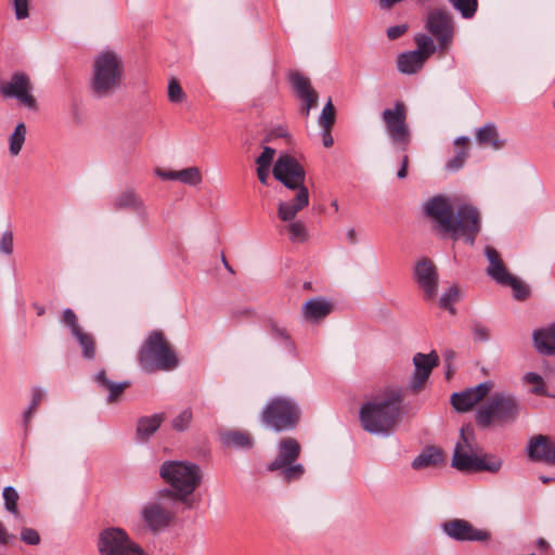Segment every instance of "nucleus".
Listing matches in <instances>:
<instances>
[{"instance_id": "79ce46f5", "label": "nucleus", "mask_w": 555, "mask_h": 555, "mask_svg": "<svg viewBox=\"0 0 555 555\" xmlns=\"http://www.w3.org/2000/svg\"><path fill=\"white\" fill-rule=\"evenodd\" d=\"M502 285L511 286L514 293V297L518 300L526 299L529 294L528 288L514 275H511L509 279H507L506 282H504Z\"/></svg>"}, {"instance_id": "e433bc0d", "label": "nucleus", "mask_w": 555, "mask_h": 555, "mask_svg": "<svg viewBox=\"0 0 555 555\" xmlns=\"http://www.w3.org/2000/svg\"><path fill=\"white\" fill-rule=\"evenodd\" d=\"M203 180L202 172L197 167H189L182 170H178V181L195 186Z\"/></svg>"}, {"instance_id": "680f3d73", "label": "nucleus", "mask_w": 555, "mask_h": 555, "mask_svg": "<svg viewBox=\"0 0 555 555\" xmlns=\"http://www.w3.org/2000/svg\"><path fill=\"white\" fill-rule=\"evenodd\" d=\"M402 1L403 0H378V4L382 10H389Z\"/></svg>"}, {"instance_id": "aec40b11", "label": "nucleus", "mask_w": 555, "mask_h": 555, "mask_svg": "<svg viewBox=\"0 0 555 555\" xmlns=\"http://www.w3.org/2000/svg\"><path fill=\"white\" fill-rule=\"evenodd\" d=\"M62 322L66 327H68L70 334L77 339L82 350V357L88 360L93 359L95 356L93 337L89 333L82 331L78 323L76 313L72 309L66 308L63 311Z\"/></svg>"}, {"instance_id": "69168bd1", "label": "nucleus", "mask_w": 555, "mask_h": 555, "mask_svg": "<svg viewBox=\"0 0 555 555\" xmlns=\"http://www.w3.org/2000/svg\"><path fill=\"white\" fill-rule=\"evenodd\" d=\"M453 372H454V369L452 367V363H446V375L448 378L451 377Z\"/></svg>"}, {"instance_id": "5fc2aeb1", "label": "nucleus", "mask_w": 555, "mask_h": 555, "mask_svg": "<svg viewBox=\"0 0 555 555\" xmlns=\"http://www.w3.org/2000/svg\"><path fill=\"white\" fill-rule=\"evenodd\" d=\"M406 30H408V26L404 24L391 26L387 29V37L390 40H395V39L401 37Z\"/></svg>"}, {"instance_id": "b1692460", "label": "nucleus", "mask_w": 555, "mask_h": 555, "mask_svg": "<svg viewBox=\"0 0 555 555\" xmlns=\"http://www.w3.org/2000/svg\"><path fill=\"white\" fill-rule=\"evenodd\" d=\"M94 382L100 389L108 392L106 401L109 404L117 402L122 392L131 385L129 380L120 383L111 380L104 370H101L94 375Z\"/></svg>"}, {"instance_id": "c03bdc74", "label": "nucleus", "mask_w": 555, "mask_h": 555, "mask_svg": "<svg viewBox=\"0 0 555 555\" xmlns=\"http://www.w3.org/2000/svg\"><path fill=\"white\" fill-rule=\"evenodd\" d=\"M524 380L527 384H531L533 387L531 391L535 395H544L545 393V387H544V380L541 375L534 372H529L524 376Z\"/></svg>"}, {"instance_id": "774afa93", "label": "nucleus", "mask_w": 555, "mask_h": 555, "mask_svg": "<svg viewBox=\"0 0 555 555\" xmlns=\"http://www.w3.org/2000/svg\"><path fill=\"white\" fill-rule=\"evenodd\" d=\"M35 308L37 310V314L38 315H42L44 313V311H46L44 307H42V306L35 305Z\"/></svg>"}, {"instance_id": "3c124183", "label": "nucleus", "mask_w": 555, "mask_h": 555, "mask_svg": "<svg viewBox=\"0 0 555 555\" xmlns=\"http://www.w3.org/2000/svg\"><path fill=\"white\" fill-rule=\"evenodd\" d=\"M275 155V150L270 146H264L262 153L257 157L256 163L262 167H270Z\"/></svg>"}, {"instance_id": "f03ea898", "label": "nucleus", "mask_w": 555, "mask_h": 555, "mask_svg": "<svg viewBox=\"0 0 555 555\" xmlns=\"http://www.w3.org/2000/svg\"><path fill=\"white\" fill-rule=\"evenodd\" d=\"M401 406V389H387L362 404L359 412L362 428L371 435L388 437L400 421Z\"/></svg>"}, {"instance_id": "cd10ccee", "label": "nucleus", "mask_w": 555, "mask_h": 555, "mask_svg": "<svg viewBox=\"0 0 555 555\" xmlns=\"http://www.w3.org/2000/svg\"><path fill=\"white\" fill-rule=\"evenodd\" d=\"M114 205L117 208H131L142 218H145L146 216L145 206L142 199L132 190H127L120 193L115 198Z\"/></svg>"}, {"instance_id": "39448f33", "label": "nucleus", "mask_w": 555, "mask_h": 555, "mask_svg": "<svg viewBox=\"0 0 555 555\" xmlns=\"http://www.w3.org/2000/svg\"><path fill=\"white\" fill-rule=\"evenodd\" d=\"M125 65L121 56L114 51H102L93 60L90 89L99 99L115 94L122 86Z\"/></svg>"}, {"instance_id": "4be33fe9", "label": "nucleus", "mask_w": 555, "mask_h": 555, "mask_svg": "<svg viewBox=\"0 0 555 555\" xmlns=\"http://www.w3.org/2000/svg\"><path fill=\"white\" fill-rule=\"evenodd\" d=\"M526 452L533 462L555 465V446L547 436L538 435L531 438L526 447Z\"/></svg>"}, {"instance_id": "a211bd4d", "label": "nucleus", "mask_w": 555, "mask_h": 555, "mask_svg": "<svg viewBox=\"0 0 555 555\" xmlns=\"http://www.w3.org/2000/svg\"><path fill=\"white\" fill-rule=\"evenodd\" d=\"M414 280L424 292L426 300H433L438 293V273L435 264L428 258H422L415 263Z\"/></svg>"}, {"instance_id": "6e6552de", "label": "nucleus", "mask_w": 555, "mask_h": 555, "mask_svg": "<svg viewBox=\"0 0 555 555\" xmlns=\"http://www.w3.org/2000/svg\"><path fill=\"white\" fill-rule=\"evenodd\" d=\"M139 361L146 372L171 371L179 364L177 354L158 331L152 332L144 341Z\"/></svg>"}, {"instance_id": "de8ad7c7", "label": "nucleus", "mask_w": 555, "mask_h": 555, "mask_svg": "<svg viewBox=\"0 0 555 555\" xmlns=\"http://www.w3.org/2000/svg\"><path fill=\"white\" fill-rule=\"evenodd\" d=\"M184 92L179 82L172 79L168 85V99L170 102L179 103L183 100Z\"/></svg>"}, {"instance_id": "0e129e2a", "label": "nucleus", "mask_w": 555, "mask_h": 555, "mask_svg": "<svg viewBox=\"0 0 555 555\" xmlns=\"http://www.w3.org/2000/svg\"><path fill=\"white\" fill-rule=\"evenodd\" d=\"M444 356H446V360H444L446 363H452V360L454 359L455 353L452 350H448V351H446Z\"/></svg>"}, {"instance_id": "7ed1b4c3", "label": "nucleus", "mask_w": 555, "mask_h": 555, "mask_svg": "<svg viewBox=\"0 0 555 555\" xmlns=\"http://www.w3.org/2000/svg\"><path fill=\"white\" fill-rule=\"evenodd\" d=\"M273 176L287 189L296 191L293 199L280 202L278 206V217L282 221L293 220L309 205V191L305 186L306 171L296 158L282 154L273 166Z\"/></svg>"}, {"instance_id": "473e14b6", "label": "nucleus", "mask_w": 555, "mask_h": 555, "mask_svg": "<svg viewBox=\"0 0 555 555\" xmlns=\"http://www.w3.org/2000/svg\"><path fill=\"white\" fill-rule=\"evenodd\" d=\"M269 332L272 338L281 343L287 350L291 352L295 350V344L291 339V335L284 326L271 321L269 323Z\"/></svg>"}, {"instance_id": "4468645a", "label": "nucleus", "mask_w": 555, "mask_h": 555, "mask_svg": "<svg viewBox=\"0 0 555 555\" xmlns=\"http://www.w3.org/2000/svg\"><path fill=\"white\" fill-rule=\"evenodd\" d=\"M417 49L403 52L398 56L397 65L403 74H414L420 70L425 61L435 52L436 48L430 36L420 34L415 37Z\"/></svg>"}, {"instance_id": "7c9ffc66", "label": "nucleus", "mask_w": 555, "mask_h": 555, "mask_svg": "<svg viewBox=\"0 0 555 555\" xmlns=\"http://www.w3.org/2000/svg\"><path fill=\"white\" fill-rule=\"evenodd\" d=\"M442 462V453L435 449L429 448L423 453L418 454L412 462L414 469H421L428 466H434Z\"/></svg>"}, {"instance_id": "09e8293b", "label": "nucleus", "mask_w": 555, "mask_h": 555, "mask_svg": "<svg viewBox=\"0 0 555 555\" xmlns=\"http://www.w3.org/2000/svg\"><path fill=\"white\" fill-rule=\"evenodd\" d=\"M21 540L28 545H38L40 543V535L38 531L33 528H23L21 531Z\"/></svg>"}, {"instance_id": "864d4df0", "label": "nucleus", "mask_w": 555, "mask_h": 555, "mask_svg": "<svg viewBox=\"0 0 555 555\" xmlns=\"http://www.w3.org/2000/svg\"><path fill=\"white\" fill-rule=\"evenodd\" d=\"M13 7L17 20L28 17V0H13Z\"/></svg>"}, {"instance_id": "37998d69", "label": "nucleus", "mask_w": 555, "mask_h": 555, "mask_svg": "<svg viewBox=\"0 0 555 555\" xmlns=\"http://www.w3.org/2000/svg\"><path fill=\"white\" fill-rule=\"evenodd\" d=\"M459 297V291L455 286L448 288L439 299V306L446 310H449L451 313L455 312L453 307V302Z\"/></svg>"}, {"instance_id": "e2e57ef3", "label": "nucleus", "mask_w": 555, "mask_h": 555, "mask_svg": "<svg viewBox=\"0 0 555 555\" xmlns=\"http://www.w3.org/2000/svg\"><path fill=\"white\" fill-rule=\"evenodd\" d=\"M346 238L348 241L349 244H357L358 243V237H357V232L353 228H350L347 230L346 232Z\"/></svg>"}, {"instance_id": "72a5a7b5", "label": "nucleus", "mask_w": 555, "mask_h": 555, "mask_svg": "<svg viewBox=\"0 0 555 555\" xmlns=\"http://www.w3.org/2000/svg\"><path fill=\"white\" fill-rule=\"evenodd\" d=\"M44 395H46V391L41 387H33L30 404L23 414V424L26 429L31 421V417H33L35 411L37 410V408L43 400Z\"/></svg>"}, {"instance_id": "a18cd8bd", "label": "nucleus", "mask_w": 555, "mask_h": 555, "mask_svg": "<svg viewBox=\"0 0 555 555\" xmlns=\"http://www.w3.org/2000/svg\"><path fill=\"white\" fill-rule=\"evenodd\" d=\"M470 330L475 341L486 343L490 339V330L479 321H473Z\"/></svg>"}, {"instance_id": "58836bf2", "label": "nucleus", "mask_w": 555, "mask_h": 555, "mask_svg": "<svg viewBox=\"0 0 555 555\" xmlns=\"http://www.w3.org/2000/svg\"><path fill=\"white\" fill-rule=\"evenodd\" d=\"M2 496L4 500L5 509L13 515H17L18 514L17 501H18L20 495H18L16 489L12 486L5 487L2 491Z\"/></svg>"}, {"instance_id": "c756f323", "label": "nucleus", "mask_w": 555, "mask_h": 555, "mask_svg": "<svg viewBox=\"0 0 555 555\" xmlns=\"http://www.w3.org/2000/svg\"><path fill=\"white\" fill-rule=\"evenodd\" d=\"M221 441L228 448L250 449L254 446L251 436L240 430H227L221 434Z\"/></svg>"}, {"instance_id": "4d7b16f0", "label": "nucleus", "mask_w": 555, "mask_h": 555, "mask_svg": "<svg viewBox=\"0 0 555 555\" xmlns=\"http://www.w3.org/2000/svg\"><path fill=\"white\" fill-rule=\"evenodd\" d=\"M13 539L14 535L9 533L4 526L0 522V544L8 545L13 541Z\"/></svg>"}, {"instance_id": "a878e982", "label": "nucleus", "mask_w": 555, "mask_h": 555, "mask_svg": "<svg viewBox=\"0 0 555 555\" xmlns=\"http://www.w3.org/2000/svg\"><path fill=\"white\" fill-rule=\"evenodd\" d=\"M537 350L546 356H555V323L545 328H540L532 334Z\"/></svg>"}, {"instance_id": "c9c22d12", "label": "nucleus", "mask_w": 555, "mask_h": 555, "mask_svg": "<svg viewBox=\"0 0 555 555\" xmlns=\"http://www.w3.org/2000/svg\"><path fill=\"white\" fill-rule=\"evenodd\" d=\"M289 80L292 87L294 88L299 98H302L306 94L315 91L314 89L311 88L309 79L301 75L300 73H292L289 76Z\"/></svg>"}, {"instance_id": "f257e3e1", "label": "nucleus", "mask_w": 555, "mask_h": 555, "mask_svg": "<svg viewBox=\"0 0 555 555\" xmlns=\"http://www.w3.org/2000/svg\"><path fill=\"white\" fill-rule=\"evenodd\" d=\"M424 215L436 223L437 230L453 241L474 245L481 230V214L472 204L454 207L451 199L442 194L427 199L423 205Z\"/></svg>"}, {"instance_id": "9b49d317", "label": "nucleus", "mask_w": 555, "mask_h": 555, "mask_svg": "<svg viewBox=\"0 0 555 555\" xmlns=\"http://www.w3.org/2000/svg\"><path fill=\"white\" fill-rule=\"evenodd\" d=\"M300 444L292 437L282 439L278 444V455L272 461L268 469L271 472H280V476L285 481L299 479L305 468L301 464L295 463L300 455Z\"/></svg>"}, {"instance_id": "13d9d810", "label": "nucleus", "mask_w": 555, "mask_h": 555, "mask_svg": "<svg viewBox=\"0 0 555 555\" xmlns=\"http://www.w3.org/2000/svg\"><path fill=\"white\" fill-rule=\"evenodd\" d=\"M408 165H409V157L408 155H403L401 160V167L399 168L397 172V177L399 179H404L408 176Z\"/></svg>"}, {"instance_id": "20e7f679", "label": "nucleus", "mask_w": 555, "mask_h": 555, "mask_svg": "<svg viewBox=\"0 0 555 555\" xmlns=\"http://www.w3.org/2000/svg\"><path fill=\"white\" fill-rule=\"evenodd\" d=\"M159 476L171 489L164 488L159 494L191 507L193 493L202 482V469L192 462L166 461L159 467Z\"/></svg>"}, {"instance_id": "bf43d9fd", "label": "nucleus", "mask_w": 555, "mask_h": 555, "mask_svg": "<svg viewBox=\"0 0 555 555\" xmlns=\"http://www.w3.org/2000/svg\"><path fill=\"white\" fill-rule=\"evenodd\" d=\"M269 168L270 167H262V166H259V165L257 167V176H258L259 181L262 184H267L268 177H269Z\"/></svg>"}, {"instance_id": "412c9836", "label": "nucleus", "mask_w": 555, "mask_h": 555, "mask_svg": "<svg viewBox=\"0 0 555 555\" xmlns=\"http://www.w3.org/2000/svg\"><path fill=\"white\" fill-rule=\"evenodd\" d=\"M438 360L439 358L434 351L428 354L422 352L414 354L413 364L415 370L409 385L413 391L417 392L423 388L433 369L438 365Z\"/></svg>"}, {"instance_id": "6e6d98bb", "label": "nucleus", "mask_w": 555, "mask_h": 555, "mask_svg": "<svg viewBox=\"0 0 555 555\" xmlns=\"http://www.w3.org/2000/svg\"><path fill=\"white\" fill-rule=\"evenodd\" d=\"M155 175L163 180H178V170H163L157 168Z\"/></svg>"}, {"instance_id": "f3484780", "label": "nucleus", "mask_w": 555, "mask_h": 555, "mask_svg": "<svg viewBox=\"0 0 555 555\" xmlns=\"http://www.w3.org/2000/svg\"><path fill=\"white\" fill-rule=\"evenodd\" d=\"M425 26L441 49L450 43L453 35V18L450 12L442 9L431 10L427 14Z\"/></svg>"}, {"instance_id": "f704fd0d", "label": "nucleus", "mask_w": 555, "mask_h": 555, "mask_svg": "<svg viewBox=\"0 0 555 555\" xmlns=\"http://www.w3.org/2000/svg\"><path fill=\"white\" fill-rule=\"evenodd\" d=\"M289 222L286 227L288 232L289 240L293 243H304L308 238V231L305 223L301 220H288Z\"/></svg>"}, {"instance_id": "bb28decb", "label": "nucleus", "mask_w": 555, "mask_h": 555, "mask_svg": "<svg viewBox=\"0 0 555 555\" xmlns=\"http://www.w3.org/2000/svg\"><path fill=\"white\" fill-rule=\"evenodd\" d=\"M163 421L164 414L140 417L137 423L135 439L139 442H146L158 430Z\"/></svg>"}, {"instance_id": "9d476101", "label": "nucleus", "mask_w": 555, "mask_h": 555, "mask_svg": "<svg viewBox=\"0 0 555 555\" xmlns=\"http://www.w3.org/2000/svg\"><path fill=\"white\" fill-rule=\"evenodd\" d=\"M380 118L390 143L400 151H406L412 141V133L406 120L405 104L397 101L391 107L383 109Z\"/></svg>"}, {"instance_id": "4c0bfd02", "label": "nucleus", "mask_w": 555, "mask_h": 555, "mask_svg": "<svg viewBox=\"0 0 555 555\" xmlns=\"http://www.w3.org/2000/svg\"><path fill=\"white\" fill-rule=\"evenodd\" d=\"M450 3L464 18H472L478 7V0H450Z\"/></svg>"}, {"instance_id": "2f4dec72", "label": "nucleus", "mask_w": 555, "mask_h": 555, "mask_svg": "<svg viewBox=\"0 0 555 555\" xmlns=\"http://www.w3.org/2000/svg\"><path fill=\"white\" fill-rule=\"evenodd\" d=\"M26 125L24 122H18L14 131L9 137V153L11 156H17L26 140Z\"/></svg>"}, {"instance_id": "393cba45", "label": "nucleus", "mask_w": 555, "mask_h": 555, "mask_svg": "<svg viewBox=\"0 0 555 555\" xmlns=\"http://www.w3.org/2000/svg\"><path fill=\"white\" fill-rule=\"evenodd\" d=\"M332 311L331 304L322 297H314L304 304L301 308L305 320L318 322L327 317Z\"/></svg>"}, {"instance_id": "a19ab883", "label": "nucleus", "mask_w": 555, "mask_h": 555, "mask_svg": "<svg viewBox=\"0 0 555 555\" xmlns=\"http://www.w3.org/2000/svg\"><path fill=\"white\" fill-rule=\"evenodd\" d=\"M192 418V411L190 409H184L172 420L171 426L177 431H184L189 428Z\"/></svg>"}, {"instance_id": "5701e85b", "label": "nucleus", "mask_w": 555, "mask_h": 555, "mask_svg": "<svg viewBox=\"0 0 555 555\" xmlns=\"http://www.w3.org/2000/svg\"><path fill=\"white\" fill-rule=\"evenodd\" d=\"M485 256L489 262L487 274L498 284L502 285L512 274L507 271L498 250L491 246H486Z\"/></svg>"}, {"instance_id": "dca6fc26", "label": "nucleus", "mask_w": 555, "mask_h": 555, "mask_svg": "<svg viewBox=\"0 0 555 555\" xmlns=\"http://www.w3.org/2000/svg\"><path fill=\"white\" fill-rule=\"evenodd\" d=\"M31 83L28 75L17 72L11 79L1 83L0 92L4 98L16 99L29 109L36 108V99L30 93Z\"/></svg>"}, {"instance_id": "1a4fd4ad", "label": "nucleus", "mask_w": 555, "mask_h": 555, "mask_svg": "<svg viewBox=\"0 0 555 555\" xmlns=\"http://www.w3.org/2000/svg\"><path fill=\"white\" fill-rule=\"evenodd\" d=\"M300 417L298 404L288 397L271 399L261 412L262 422L275 431L291 430Z\"/></svg>"}, {"instance_id": "2eb2a0df", "label": "nucleus", "mask_w": 555, "mask_h": 555, "mask_svg": "<svg viewBox=\"0 0 555 555\" xmlns=\"http://www.w3.org/2000/svg\"><path fill=\"white\" fill-rule=\"evenodd\" d=\"M440 528L443 534L456 542H486L491 538L489 531L476 528L462 518L443 521Z\"/></svg>"}, {"instance_id": "423d86ee", "label": "nucleus", "mask_w": 555, "mask_h": 555, "mask_svg": "<svg viewBox=\"0 0 555 555\" xmlns=\"http://www.w3.org/2000/svg\"><path fill=\"white\" fill-rule=\"evenodd\" d=\"M452 466L460 472H498L502 462L496 457H489L487 454L479 453L478 446L475 442L474 431L472 429L461 428L460 440L456 442Z\"/></svg>"}, {"instance_id": "603ef678", "label": "nucleus", "mask_w": 555, "mask_h": 555, "mask_svg": "<svg viewBox=\"0 0 555 555\" xmlns=\"http://www.w3.org/2000/svg\"><path fill=\"white\" fill-rule=\"evenodd\" d=\"M0 251L5 255L13 253V234L11 231H5L0 240Z\"/></svg>"}, {"instance_id": "c85d7f7f", "label": "nucleus", "mask_w": 555, "mask_h": 555, "mask_svg": "<svg viewBox=\"0 0 555 555\" xmlns=\"http://www.w3.org/2000/svg\"><path fill=\"white\" fill-rule=\"evenodd\" d=\"M476 140L481 145H491L494 150H501L505 141L499 138L496 126L492 122L486 124L476 131Z\"/></svg>"}, {"instance_id": "49530a36", "label": "nucleus", "mask_w": 555, "mask_h": 555, "mask_svg": "<svg viewBox=\"0 0 555 555\" xmlns=\"http://www.w3.org/2000/svg\"><path fill=\"white\" fill-rule=\"evenodd\" d=\"M468 153L466 150H459L455 155L450 158L446 165L447 169L451 171H457L460 170L465 163V159L467 157Z\"/></svg>"}, {"instance_id": "0eeeda50", "label": "nucleus", "mask_w": 555, "mask_h": 555, "mask_svg": "<svg viewBox=\"0 0 555 555\" xmlns=\"http://www.w3.org/2000/svg\"><path fill=\"white\" fill-rule=\"evenodd\" d=\"M519 414L517 398L507 392H495L476 411V422L479 426L488 428L493 424L506 425L514 423Z\"/></svg>"}, {"instance_id": "052dcab7", "label": "nucleus", "mask_w": 555, "mask_h": 555, "mask_svg": "<svg viewBox=\"0 0 555 555\" xmlns=\"http://www.w3.org/2000/svg\"><path fill=\"white\" fill-rule=\"evenodd\" d=\"M322 142L325 147H331L334 144V139L331 134V129H323L322 131Z\"/></svg>"}, {"instance_id": "8fccbe9b", "label": "nucleus", "mask_w": 555, "mask_h": 555, "mask_svg": "<svg viewBox=\"0 0 555 555\" xmlns=\"http://www.w3.org/2000/svg\"><path fill=\"white\" fill-rule=\"evenodd\" d=\"M302 101V113L306 117L309 116L310 111L314 108L318 104V93L315 91L306 94L305 96L300 98Z\"/></svg>"}, {"instance_id": "338daca9", "label": "nucleus", "mask_w": 555, "mask_h": 555, "mask_svg": "<svg viewBox=\"0 0 555 555\" xmlns=\"http://www.w3.org/2000/svg\"><path fill=\"white\" fill-rule=\"evenodd\" d=\"M467 141H468L467 137H459L455 139L454 144H456V145L465 144Z\"/></svg>"}, {"instance_id": "f8f14e48", "label": "nucleus", "mask_w": 555, "mask_h": 555, "mask_svg": "<svg viewBox=\"0 0 555 555\" xmlns=\"http://www.w3.org/2000/svg\"><path fill=\"white\" fill-rule=\"evenodd\" d=\"M100 555H146L144 550L121 528L111 527L99 534Z\"/></svg>"}, {"instance_id": "ea45409f", "label": "nucleus", "mask_w": 555, "mask_h": 555, "mask_svg": "<svg viewBox=\"0 0 555 555\" xmlns=\"http://www.w3.org/2000/svg\"><path fill=\"white\" fill-rule=\"evenodd\" d=\"M318 122L322 129H331L333 127L335 122V108L331 98L325 103L319 116Z\"/></svg>"}, {"instance_id": "6ab92c4d", "label": "nucleus", "mask_w": 555, "mask_h": 555, "mask_svg": "<svg viewBox=\"0 0 555 555\" xmlns=\"http://www.w3.org/2000/svg\"><path fill=\"white\" fill-rule=\"evenodd\" d=\"M492 385V382H483L461 392H454L451 395L450 402L456 411L467 412L488 396Z\"/></svg>"}, {"instance_id": "ddd939ff", "label": "nucleus", "mask_w": 555, "mask_h": 555, "mask_svg": "<svg viewBox=\"0 0 555 555\" xmlns=\"http://www.w3.org/2000/svg\"><path fill=\"white\" fill-rule=\"evenodd\" d=\"M168 500H170L168 496L160 495L158 491L151 501L142 506L140 518L149 531L158 533L173 520L175 513L166 504Z\"/></svg>"}]
</instances>
